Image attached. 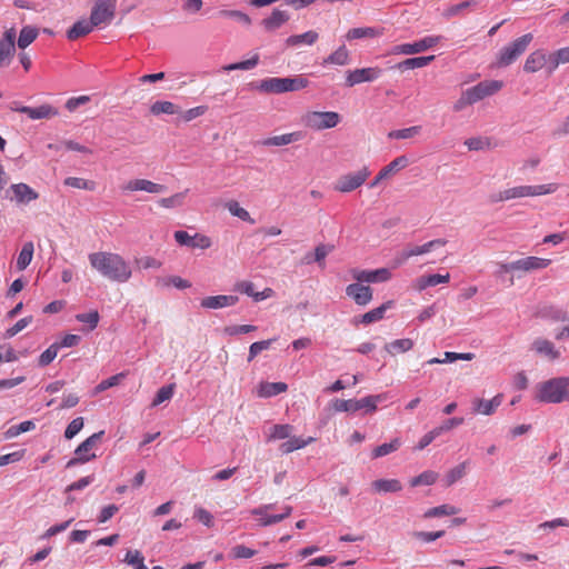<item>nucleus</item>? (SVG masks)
<instances>
[{"label": "nucleus", "mask_w": 569, "mask_h": 569, "mask_svg": "<svg viewBox=\"0 0 569 569\" xmlns=\"http://www.w3.org/2000/svg\"><path fill=\"white\" fill-rule=\"evenodd\" d=\"M114 3L111 0L98 1L91 10L90 19L94 27L108 23L114 17Z\"/></svg>", "instance_id": "15"}, {"label": "nucleus", "mask_w": 569, "mask_h": 569, "mask_svg": "<svg viewBox=\"0 0 569 569\" xmlns=\"http://www.w3.org/2000/svg\"><path fill=\"white\" fill-rule=\"evenodd\" d=\"M537 398L547 403H560L569 400V377L552 378L540 383Z\"/></svg>", "instance_id": "3"}, {"label": "nucleus", "mask_w": 569, "mask_h": 569, "mask_svg": "<svg viewBox=\"0 0 569 569\" xmlns=\"http://www.w3.org/2000/svg\"><path fill=\"white\" fill-rule=\"evenodd\" d=\"M38 29L31 26H24L18 38V47L20 49H26L30 46L38 37Z\"/></svg>", "instance_id": "42"}, {"label": "nucleus", "mask_w": 569, "mask_h": 569, "mask_svg": "<svg viewBox=\"0 0 569 569\" xmlns=\"http://www.w3.org/2000/svg\"><path fill=\"white\" fill-rule=\"evenodd\" d=\"M58 350H59L58 342L52 343L48 349H46L40 355L39 361H38L39 366L46 367V366L50 365L57 357Z\"/></svg>", "instance_id": "60"}, {"label": "nucleus", "mask_w": 569, "mask_h": 569, "mask_svg": "<svg viewBox=\"0 0 569 569\" xmlns=\"http://www.w3.org/2000/svg\"><path fill=\"white\" fill-rule=\"evenodd\" d=\"M438 477H439V475L436 471L427 470V471H423L422 473H420L419 476L413 477L410 480V486L411 487L431 486L437 481Z\"/></svg>", "instance_id": "45"}, {"label": "nucleus", "mask_w": 569, "mask_h": 569, "mask_svg": "<svg viewBox=\"0 0 569 569\" xmlns=\"http://www.w3.org/2000/svg\"><path fill=\"white\" fill-rule=\"evenodd\" d=\"M458 513V508L451 505H441L438 507H433L428 509L423 517L425 518H435V517H442V516H453Z\"/></svg>", "instance_id": "47"}, {"label": "nucleus", "mask_w": 569, "mask_h": 569, "mask_svg": "<svg viewBox=\"0 0 569 569\" xmlns=\"http://www.w3.org/2000/svg\"><path fill=\"white\" fill-rule=\"evenodd\" d=\"M391 305H392V301H387V302L382 303L378 308H375V309L366 312L365 315H362L359 321L363 325H370V323L381 320L383 318L386 311L391 307Z\"/></svg>", "instance_id": "35"}, {"label": "nucleus", "mask_w": 569, "mask_h": 569, "mask_svg": "<svg viewBox=\"0 0 569 569\" xmlns=\"http://www.w3.org/2000/svg\"><path fill=\"white\" fill-rule=\"evenodd\" d=\"M6 197L18 206H28L39 199V193L29 184L19 182L12 183L6 191Z\"/></svg>", "instance_id": "9"}, {"label": "nucleus", "mask_w": 569, "mask_h": 569, "mask_svg": "<svg viewBox=\"0 0 569 569\" xmlns=\"http://www.w3.org/2000/svg\"><path fill=\"white\" fill-rule=\"evenodd\" d=\"M173 391H174L173 383L161 387L158 390L156 397L153 398L151 406L157 407V406L161 405L162 402L170 400L173 396Z\"/></svg>", "instance_id": "55"}, {"label": "nucleus", "mask_w": 569, "mask_h": 569, "mask_svg": "<svg viewBox=\"0 0 569 569\" xmlns=\"http://www.w3.org/2000/svg\"><path fill=\"white\" fill-rule=\"evenodd\" d=\"M421 132L420 126H412L405 129L392 130L388 133L389 139H410Z\"/></svg>", "instance_id": "52"}, {"label": "nucleus", "mask_w": 569, "mask_h": 569, "mask_svg": "<svg viewBox=\"0 0 569 569\" xmlns=\"http://www.w3.org/2000/svg\"><path fill=\"white\" fill-rule=\"evenodd\" d=\"M289 20V14L286 11L274 9L270 17L262 20V26L267 31H273L280 28Z\"/></svg>", "instance_id": "31"}, {"label": "nucleus", "mask_w": 569, "mask_h": 569, "mask_svg": "<svg viewBox=\"0 0 569 569\" xmlns=\"http://www.w3.org/2000/svg\"><path fill=\"white\" fill-rule=\"evenodd\" d=\"M226 208L232 216L238 217L239 219L247 221L249 223H254V220L251 218L250 213L244 208L240 207L238 201H228L226 203Z\"/></svg>", "instance_id": "46"}, {"label": "nucleus", "mask_w": 569, "mask_h": 569, "mask_svg": "<svg viewBox=\"0 0 569 569\" xmlns=\"http://www.w3.org/2000/svg\"><path fill=\"white\" fill-rule=\"evenodd\" d=\"M502 401L503 395L501 393L496 395L490 400L475 398L471 401V412L473 415L491 416L496 412L497 408L501 406Z\"/></svg>", "instance_id": "18"}, {"label": "nucleus", "mask_w": 569, "mask_h": 569, "mask_svg": "<svg viewBox=\"0 0 569 569\" xmlns=\"http://www.w3.org/2000/svg\"><path fill=\"white\" fill-rule=\"evenodd\" d=\"M88 258L91 267L111 281L127 282L131 278L130 264L118 253L99 251Z\"/></svg>", "instance_id": "1"}, {"label": "nucleus", "mask_w": 569, "mask_h": 569, "mask_svg": "<svg viewBox=\"0 0 569 569\" xmlns=\"http://www.w3.org/2000/svg\"><path fill=\"white\" fill-rule=\"evenodd\" d=\"M502 88V82L499 80H486L481 81L478 84L468 88L466 91L468 93L467 99L476 103L487 97H490L497 93Z\"/></svg>", "instance_id": "12"}, {"label": "nucleus", "mask_w": 569, "mask_h": 569, "mask_svg": "<svg viewBox=\"0 0 569 569\" xmlns=\"http://www.w3.org/2000/svg\"><path fill=\"white\" fill-rule=\"evenodd\" d=\"M319 38L318 32L313 30H309L302 34H293L287 38L286 43L290 47H296L299 44H308L312 46Z\"/></svg>", "instance_id": "36"}, {"label": "nucleus", "mask_w": 569, "mask_h": 569, "mask_svg": "<svg viewBox=\"0 0 569 569\" xmlns=\"http://www.w3.org/2000/svg\"><path fill=\"white\" fill-rule=\"evenodd\" d=\"M292 430H293V427L289 423L273 425L270 428V432L267 437V440L273 441V440L287 439L291 436Z\"/></svg>", "instance_id": "43"}, {"label": "nucleus", "mask_w": 569, "mask_h": 569, "mask_svg": "<svg viewBox=\"0 0 569 569\" xmlns=\"http://www.w3.org/2000/svg\"><path fill=\"white\" fill-rule=\"evenodd\" d=\"M413 348V341L409 338L397 339L385 346V350L390 355L407 352Z\"/></svg>", "instance_id": "41"}, {"label": "nucleus", "mask_w": 569, "mask_h": 569, "mask_svg": "<svg viewBox=\"0 0 569 569\" xmlns=\"http://www.w3.org/2000/svg\"><path fill=\"white\" fill-rule=\"evenodd\" d=\"M466 466L467 462L465 461L448 471V473L446 475L447 486H452L455 482H457L465 476Z\"/></svg>", "instance_id": "58"}, {"label": "nucleus", "mask_w": 569, "mask_h": 569, "mask_svg": "<svg viewBox=\"0 0 569 569\" xmlns=\"http://www.w3.org/2000/svg\"><path fill=\"white\" fill-rule=\"evenodd\" d=\"M11 110L24 113L32 120L49 119L58 114V110L50 104H41L36 108L28 106L11 107Z\"/></svg>", "instance_id": "22"}, {"label": "nucleus", "mask_w": 569, "mask_h": 569, "mask_svg": "<svg viewBox=\"0 0 569 569\" xmlns=\"http://www.w3.org/2000/svg\"><path fill=\"white\" fill-rule=\"evenodd\" d=\"M333 250V246L320 243L315 248L313 252H307L302 259L305 264H311L313 262L319 263L320 267L325 266L326 257Z\"/></svg>", "instance_id": "27"}, {"label": "nucleus", "mask_w": 569, "mask_h": 569, "mask_svg": "<svg viewBox=\"0 0 569 569\" xmlns=\"http://www.w3.org/2000/svg\"><path fill=\"white\" fill-rule=\"evenodd\" d=\"M83 418H74L64 430V438L72 439L83 428Z\"/></svg>", "instance_id": "64"}, {"label": "nucleus", "mask_w": 569, "mask_h": 569, "mask_svg": "<svg viewBox=\"0 0 569 569\" xmlns=\"http://www.w3.org/2000/svg\"><path fill=\"white\" fill-rule=\"evenodd\" d=\"M382 34V29H377L373 27H360L350 29L345 38L348 41L366 39V38H377Z\"/></svg>", "instance_id": "29"}, {"label": "nucleus", "mask_w": 569, "mask_h": 569, "mask_svg": "<svg viewBox=\"0 0 569 569\" xmlns=\"http://www.w3.org/2000/svg\"><path fill=\"white\" fill-rule=\"evenodd\" d=\"M351 277L360 283H378L388 281L391 278V272L387 268H380L376 270H361L351 269Z\"/></svg>", "instance_id": "13"}, {"label": "nucleus", "mask_w": 569, "mask_h": 569, "mask_svg": "<svg viewBox=\"0 0 569 569\" xmlns=\"http://www.w3.org/2000/svg\"><path fill=\"white\" fill-rule=\"evenodd\" d=\"M150 112L154 116H159L161 113L174 114L178 112V107L171 101H156L151 106Z\"/></svg>", "instance_id": "50"}, {"label": "nucleus", "mask_w": 569, "mask_h": 569, "mask_svg": "<svg viewBox=\"0 0 569 569\" xmlns=\"http://www.w3.org/2000/svg\"><path fill=\"white\" fill-rule=\"evenodd\" d=\"M173 237L180 246L189 248L208 249L211 246V239L201 233L190 236L187 231L178 230L174 232Z\"/></svg>", "instance_id": "17"}, {"label": "nucleus", "mask_w": 569, "mask_h": 569, "mask_svg": "<svg viewBox=\"0 0 569 569\" xmlns=\"http://www.w3.org/2000/svg\"><path fill=\"white\" fill-rule=\"evenodd\" d=\"M558 189L557 183H547V184H538V186H519L506 189L500 191L497 194H493L491 198L492 202L507 201L516 198L523 197H536L550 194L556 192Z\"/></svg>", "instance_id": "4"}, {"label": "nucleus", "mask_w": 569, "mask_h": 569, "mask_svg": "<svg viewBox=\"0 0 569 569\" xmlns=\"http://www.w3.org/2000/svg\"><path fill=\"white\" fill-rule=\"evenodd\" d=\"M123 191H146L149 193H162L166 191L163 184L152 182L147 179H133L122 186Z\"/></svg>", "instance_id": "23"}, {"label": "nucleus", "mask_w": 569, "mask_h": 569, "mask_svg": "<svg viewBox=\"0 0 569 569\" xmlns=\"http://www.w3.org/2000/svg\"><path fill=\"white\" fill-rule=\"evenodd\" d=\"M309 86V80L302 76L288 78H266L262 79L256 88L264 93L281 94L286 92L299 91Z\"/></svg>", "instance_id": "2"}, {"label": "nucleus", "mask_w": 569, "mask_h": 569, "mask_svg": "<svg viewBox=\"0 0 569 569\" xmlns=\"http://www.w3.org/2000/svg\"><path fill=\"white\" fill-rule=\"evenodd\" d=\"M350 62V53L345 44L340 46L336 51L323 59L322 66L336 64L347 66Z\"/></svg>", "instance_id": "33"}, {"label": "nucleus", "mask_w": 569, "mask_h": 569, "mask_svg": "<svg viewBox=\"0 0 569 569\" xmlns=\"http://www.w3.org/2000/svg\"><path fill=\"white\" fill-rule=\"evenodd\" d=\"M273 341H276V339L253 342L249 347L248 361L251 362L261 351L269 349Z\"/></svg>", "instance_id": "61"}, {"label": "nucleus", "mask_w": 569, "mask_h": 569, "mask_svg": "<svg viewBox=\"0 0 569 569\" xmlns=\"http://www.w3.org/2000/svg\"><path fill=\"white\" fill-rule=\"evenodd\" d=\"M124 378L123 373H118L109 377L108 379L102 380L96 388L94 393L102 392L111 387H114L120 383L121 379Z\"/></svg>", "instance_id": "63"}, {"label": "nucleus", "mask_w": 569, "mask_h": 569, "mask_svg": "<svg viewBox=\"0 0 569 569\" xmlns=\"http://www.w3.org/2000/svg\"><path fill=\"white\" fill-rule=\"evenodd\" d=\"M188 191H189V189H186L184 191L174 193L171 197L161 198L159 200V204L167 209L181 207L183 204V201H184V198H186Z\"/></svg>", "instance_id": "51"}, {"label": "nucleus", "mask_w": 569, "mask_h": 569, "mask_svg": "<svg viewBox=\"0 0 569 569\" xmlns=\"http://www.w3.org/2000/svg\"><path fill=\"white\" fill-rule=\"evenodd\" d=\"M143 560L144 559L139 550H129L124 558V561L134 569H148Z\"/></svg>", "instance_id": "56"}, {"label": "nucleus", "mask_w": 569, "mask_h": 569, "mask_svg": "<svg viewBox=\"0 0 569 569\" xmlns=\"http://www.w3.org/2000/svg\"><path fill=\"white\" fill-rule=\"evenodd\" d=\"M450 279V274L447 272L446 274H428L422 276L417 280V287L419 290H423L428 287H435L439 283H447Z\"/></svg>", "instance_id": "38"}, {"label": "nucleus", "mask_w": 569, "mask_h": 569, "mask_svg": "<svg viewBox=\"0 0 569 569\" xmlns=\"http://www.w3.org/2000/svg\"><path fill=\"white\" fill-rule=\"evenodd\" d=\"M370 173L368 167H362L358 171L342 174L336 181L333 189L341 193L352 192L366 182Z\"/></svg>", "instance_id": "8"}, {"label": "nucleus", "mask_w": 569, "mask_h": 569, "mask_svg": "<svg viewBox=\"0 0 569 569\" xmlns=\"http://www.w3.org/2000/svg\"><path fill=\"white\" fill-rule=\"evenodd\" d=\"M387 398L385 393L367 396L361 399H335L331 401V406L337 412H357L359 410H365L366 413H371L377 410V406L379 402L383 401Z\"/></svg>", "instance_id": "5"}, {"label": "nucleus", "mask_w": 569, "mask_h": 569, "mask_svg": "<svg viewBox=\"0 0 569 569\" xmlns=\"http://www.w3.org/2000/svg\"><path fill=\"white\" fill-rule=\"evenodd\" d=\"M547 63V54L543 50H536L528 56L525 61L523 70L528 73L537 72Z\"/></svg>", "instance_id": "28"}, {"label": "nucleus", "mask_w": 569, "mask_h": 569, "mask_svg": "<svg viewBox=\"0 0 569 569\" xmlns=\"http://www.w3.org/2000/svg\"><path fill=\"white\" fill-rule=\"evenodd\" d=\"M435 60V56L427 57H415L408 58L397 64V68L401 71L409 69H418L428 66L430 62Z\"/></svg>", "instance_id": "37"}, {"label": "nucleus", "mask_w": 569, "mask_h": 569, "mask_svg": "<svg viewBox=\"0 0 569 569\" xmlns=\"http://www.w3.org/2000/svg\"><path fill=\"white\" fill-rule=\"evenodd\" d=\"M257 551L244 545H237L231 549L230 556L233 559H248L256 556Z\"/></svg>", "instance_id": "62"}, {"label": "nucleus", "mask_w": 569, "mask_h": 569, "mask_svg": "<svg viewBox=\"0 0 569 569\" xmlns=\"http://www.w3.org/2000/svg\"><path fill=\"white\" fill-rule=\"evenodd\" d=\"M525 262L527 266V271L541 270L547 268L550 263V259L539 258V257H526Z\"/></svg>", "instance_id": "57"}, {"label": "nucleus", "mask_w": 569, "mask_h": 569, "mask_svg": "<svg viewBox=\"0 0 569 569\" xmlns=\"http://www.w3.org/2000/svg\"><path fill=\"white\" fill-rule=\"evenodd\" d=\"M16 30L10 28L6 30L0 39V68L9 66L16 52Z\"/></svg>", "instance_id": "16"}, {"label": "nucleus", "mask_w": 569, "mask_h": 569, "mask_svg": "<svg viewBox=\"0 0 569 569\" xmlns=\"http://www.w3.org/2000/svg\"><path fill=\"white\" fill-rule=\"evenodd\" d=\"M239 298L237 296H210L206 297L201 300L200 306L204 309H220L224 307L234 306L238 302Z\"/></svg>", "instance_id": "24"}, {"label": "nucleus", "mask_w": 569, "mask_h": 569, "mask_svg": "<svg viewBox=\"0 0 569 569\" xmlns=\"http://www.w3.org/2000/svg\"><path fill=\"white\" fill-rule=\"evenodd\" d=\"M157 284L161 287L173 286L178 289H187L191 287V283L188 280L182 279L179 276H171L168 278L158 279Z\"/></svg>", "instance_id": "53"}, {"label": "nucleus", "mask_w": 569, "mask_h": 569, "mask_svg": "<svg viewBox=\"0 0 569 569\" xmlns=\"http://www.w3.org/2000/svg\"><path fill=\"white\" fill-rule=\"evenodd\" d=\"M382 73V70L378 67L361 68L355 70H348L346 72V87H355L363 82H372L377 80Z\"/></svg>", "instance_id": "11"}, {"label": "nucleus", "mask_w": 569, "mask_h": 569, "mask_svg": "<svg viewBox=\"0 0 569 569\" xmlns=\"http://www.w3.org/2000/svg\"><path fill=\"white\" fill-rule=\"evenodd\" d=\"M441 39L442 37L440 36H428L412 43H403L397 46L396 52L408 56L420 53L438 44Z\"/></svg>", "instance_id": "14"}, {"label": "nucleus", "mask_w": 569, "mask_h": 569, "mask_svg": "<svg viewBox=\"0 0 569 569\" xmlns=\"http://www.w3.org/2000/svg\"><path fill=\"white\" fill-rule=\"evenodd\" d=\"M288 386L284 382H261L257 389L260 398H271L287 391Z\"/></svg>", "instance_id": "30"}, {"label": "nucleus", "mask_w": 569, "mask_h": 569, "mask_svg": "<svg viewBox=\"0 0 569 569\" xmlns=\"http://www.w3.org/2000/svg\"><path fill=\"white\" fill-rule=\"evenodd\" d=\"M446 243H447V241L445 239H435V240H431L422 246H416L410 249H406L396 258V266L402 264L410 257L425 254V253L429 252L431 249H433L436 247H442Z\"/></svg>", "instance_id": "21"}, {"label": "nucleus", "mask_w": 569, "mask_h": 569, "mask_svg": "<svg viewBox=\"0 0 569 569\" xmlns=\"http://www.w3.org/2000/svg\"><path fill=\"white\" fill-rule=\"evenodd\" d=\"M34 247L31 241L26 242L17 259V269L19 271L24 270L31 262L33 257Z\"/></svg>", "instance_id": "40"}, {"label": "nucleus", "mask_w": 569, "mask_h": 569, "mask_svg": "<svg viewBox=\"0 0 569 569\" xmlns=\"http://www.w3.org/2000/svg\"><path fill=\"white\" fill-rule=\"evenodd\" d=\"M94 24L91 19L89 20H79L77 21L67 32V37L69 40H76L83 36L90 33L93 29Z\"/></svg>", "instance_id": "34"}, {"label": "nucleus", "mask_w": 569, "mask_h": 569, "mask_svg": "<svg viewBox=\"0 0 569 569\" xmlns=\"http://www.w3.org/2000/svg\"><path fill=\"white\" fill-rule=\"evenodd\" d=\"M104 431L101 430L88 437L84 441H82L76 449V457L70 459L67 462V468L73 467L76 465L86 463L91 459L96 458L94 453L88 455V452L97 445L98 441L103 437Z\"/></svg>", "instance_id": "10"}, {"label": "nucleus", "mask_w": 569, "mask_h": 569, "mask_svg": "<svg viewBox=\"0 0 569 569\" xmlns=\"http://www.w3.org/2000/svg\"><path fill=\"white\" fill-rule=\"evenodd\" d=\"M302 122L313 130L330 129L340 122V114L335 111H309L302 117Z\"/></svg>", "instance_id": "7"}, {"label": "nucleus", "mask_w": 569, "mask_h": 569, "mask_svg": "<svg viewBox=\"0 0 569 569\" xmlns=\"http://www.w3.org/2000/svg\"><path fill=\"white\" fill-rule=\"evenodd\" d=\"M409 164V159L406 156H399L393 159L389 164L383 167L381 171L388 178L389 176L405 169Z\"/></svg>", "instance_id": "48"}, {"label": "nucleus", "mask_w": 569, "mask_h": 569, "mask_svg": "<svg viewBox=\"0 0 569 569\" xmlns=\"http://www.w3.org/2000/svg\"><path fill=\"white\" fill-rule=\"evenodd\" d=\"M533 39L531 33H526L503 47L498 54V67H508L513 63L529 47Z\"/></svg>", "instance_id": "6"}, {"label": "nucleus", "mask_w": 569, "mask_h": 569, "mask_svg": "<svg viewBox=\"0 0 569 569\" xmlns=\"http://www.w3.org/2000/svg\"><path fill=\"white\" fill-rule=\"evenodd\" d=\"M346 295L358 306H367L372 300V289L358 281L346 287Z\"/></svg>", "instance_id": "20"}, {"label": "nucleus", "mask_w": 569, "mask_h": 569, "mask_svg": "<svg viewBox=\"0 0 569 569\" xmlns=\"http://www.w3.org/2000/svg\"><path fill=\"white\" fill-rule=\"evenodd\" d=\"M401 447V440L399 438L392 439L388 443H382L376 447L372 451V458L385 457L391 452L397 451Z\"/></svg>", "instance_id": "44"}, {"label": "nucleus", "mask_w": 569, "mask_h": 569, "mask_svg": "<svg viewBox=\"0 0 569 569\" xmlns=\"http://www.w3.org/2000/svg\"><path fill=\"white\" fill-rule=\"evenodd\" d=\"M273 505H264L260 506L252 510V515L260 516V525L261 526H270L273 523H278L283 519L288 518L292 512V507L284 506L282 508V512L279 515H268L267 510L271 509Z\"/></svg>", "instance_id": "19"}, {"label": "nucleus", "mask_w": 569, "mask_h": 569, "mask_svg": "<svg viewBox=\"0 0 569 569\" xmlns=\"http://www.w3.org/2000/svg\"><path fill=\"white\" fill-rule=\"evenodd\" d=\"M302 137H303L302 132L295 131V132L284 133L281 136H274V137L263 139V140L259 141V144L264 146V147L287 146L292 142H297V141L301 140Z\"/></svg>", "instance_id": "26"}, {"label": "nucleus", "mask_w": 569, "mask_h": 569, "mask_svg": "<svg viewBox=\"0 0 569 569\" xmlns=\"http://www.w3.org/2000/svg\"><path fill=\"white\" fill-rule=\"evenodd\" d=\"M531 349L551 361L560 357V351L556 349L555 345L548 339H536L531 345Z\"/></svg>", "instance_id": "25"}, {"label": "nucleus", "mask_w": 569, "mask_h": 569, "mask_svg": "<svg viewBox=\"0 0 569 569\" xmlns=\"http://www.w3.org/2000/svg\"><path fill=\"white\" fill-rule=\"evenodd\" d=\"M64 184L68 187L93 191L97 183L93 180H87L78 177H68L64 179Z\"/></svg>", "instance_id": "49"}, {"label": "nucleus", "mask_w": 569, "mask_h": 569, "mask_svg": "<svg viewBox=\"0 0 569 569\" xmlns=\"http://www.w3.org/2000/svg\"><path fill=\"white\" fill-rule=\"evenodd\" d=\"M259 63V56L254 54L250 59L227 64L223 67L224 71H233V70H250L253 69Z\"/></svg>", "instance_id": "54"}, {"label": "nucleus", "mask_w": 569, "mask_h": 569, "mask_svg": "<svg viewBox=\"0 0 569 569\" xmlns=\"http://www.w3.org/2000/svg\"><path fill=\"white\" fill-rule=\"evenodd\" d=\"M100 316L97 310H92L87 313H78L76 315V320L82 323L89 325V330H93L97 328Z\"/></svg>", "instance_id": "59"}, {"label": "nucleus", "mask_w": 569, "mask_h": 569, "mask_svg": "<svg viewBox=\"0 0 569 569\" xmlns=\"http://www.w3.org/2000/svg\"><path fill=\"white\" fill-rule=\"evenodd\" d=\"M372 488L377 492H398L402 485L398 479H378L372 482Z\"/></svg>", "instance_id": "39"}, {"label": "nucleus", "mask_w": 569, "mask_h": 569, "mask_svg": "<svg viewBox=\"0 0 569 569\" xmlns=\"http://www.w3.org/2000/svg\"><path fill=\"white\" fill-rule=\"evenodd\" d=\"M316 439L313 437H309L307 439H302L299 437H289L286 442H282L279 447V450L282 455H288L298 449L305 448L306 446L312 443Z\"/></svg>", "instance_id": "32"}]
</instances>
